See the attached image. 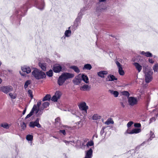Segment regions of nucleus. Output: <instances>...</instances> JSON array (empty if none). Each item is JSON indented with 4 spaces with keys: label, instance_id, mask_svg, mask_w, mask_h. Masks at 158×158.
Returning a JSON list of instances; mask_svg holds the SVG:
<instances>
[{
    "label": "nucleus",
    "instance_id": "38",
    "mask_svg": "<svg viewBox=\"0 0 158 158\" xmlns=\"http://www.w3.org/2000/svg\"><path fill=\"white\" fill-rule=\"evenodd\" d=\"M118 69V73L119 74L122 76L124 74V72L123 69L122 67H121Z\"/></svg>",
    "mask_w": 158,
    "mask_h": 158
},
{
    "label": "nucleus",
    "instance_id": "48",
    "mask_svg": "<svg viewBox=\"0 0 158 158\" xmlns=\"http://www.w3.org/2000/svg\"><path fill=\"white\" fill-rule=\"evenodd\" d=\"M94 145V142L93 141H89L87 143V147L92 146Z\"/></svg>",
    "mask_w": 158,
    "mask_h": 158
},
{
    "label": "nucleus",
    "instance_id": "26",
    "mask_svg": "<svg viewBox=\"0 0 158 158\" xmlns=\"http://www.w3.org/2000/svg\"><path fill=\"white\" fill-rule=\"evenodd\" d=\"M109 92L111 94L113 95L115 97H118L119 94L118 92L117 91L110 90H109Z\"/></svg>",
    "mask_w": 158,
    "mask_h": 158
},
{
    "label": "nucleus",
    "instance_id": "30",
    "mask_svg": "<svg viewBox=\"0 0 158 158\" xmlns=\"http://www.w3.org/2000/svg\"><path fill=\"white\" fill-rule=\"evenodd\" d=\"M70 141L72 143L77 144L80 142V141L79 140L78 138L77 137H76L72 140Z\"/></svg>",
    "mask_w": 158,
    "mask_h": 158
},
{
    "label": "nucleus",
    "instance_id": "4",
    "mask_svg": "<svg viewBox=\"0 0 158 158\" xmlns=\"http://www.w3.org/2000/svg\"><path fill=\"white\" fill-rule=\"evenodd\" d=\"M143 71L145 74V81L146 83H149L152 79L153 72L148 69V66H143Z\"/></svg>",
    "mask_w": 158,
    "mask_h": 158
},
{
    "label": "nucleus",
    "instance_id": "55",
    "mask_svg": "<svg viewBox=\"0 0 158 158\" xmlns=\"http://www.w3.org/2000/svg\"><path fill=\"white\" fill-rule=\"evenodd\" d=\"M115 63L117 66L118 68L122 67V65L120 64L119 62L118 61L116 60L115 61Z\"/></svg>",
    "mask_w": 158,
    "mask_h": 158
},
{
    "label": "nucleus",
    "instance_id": "2",
    "mask_svg": "<svg viewBox=\"0 0 158 158\" xmlns=\"http://www.w3.org/2000/svg\"><path fill=\"white\" fill-rule=\"evenodd\" d=\"M30 5V2L29 1H27L23 5V7H21L20 10L16 11V17L19 20L20 19L21 16H24L28 8L30 7L29 6Z\"/></svg>",
    "mask_w": 158,
    "mask_h": 158
},
{
    "label": "nucleus",
    "instance_id": "11",
    "mask_svg": "<svg viewBox=\"0 0 158 158\" xmlns=\"http://www.w3.org/2000/svg\"><path fill=\"white\" fill-rule=\"evenodd\" d=\"M141 131V129L139 128H135L130 130L129 129H128L126 133L130 134H137Z\"/></svg>",
    "mask_w": 158,
    "mask_h": 158
},
{
    "label": "nucleus",
    "instance_id": "47",
    "mask_svg": "<svg viewBox=\"0 0 158 158\" xmlns=\"http://www.w3.org/2000/svg\"><path fill=\"white\" fill-rule=\"evenodd\" d=\"M122 94L123 95L126 96L127 97L129 98V96L130 95V94L127 91H124L123 92Z\"/></svg>",
    "mask_w": 158,
    "mask_h": 158
},
{
    "label": "nucleus",
    "instance_id": "51",
    "mask_svg": "<svg viewBox=\"0 0 158 158\" xmlns=\"http://www.w3.org/2000/svg\"><path fill=\"white\" fill-rule=\"evenodd\" d=\"M58 99L55 95H54L51 98L52 101L54 102H57Z\"/></svg>",
    "mask_w": 158,
    "mask_h": 158
},
{
    "label": "nucleus",
    "instance_id": "60",
    "mask_svg": "<svg viewBox=\"0 0 158 158\" xmlns=\"http://www.w3.org/2000/svg\"><path fill=\"white\" fill-rule=\"evenodd\" d=\"M15 148L16 152L18 154L19 152V149H18L17 145L15 146Z\"/></svg>",
    "mask_w": 158,
    "mask_h": 158
},
{
    "label": "nucleus",
    "instance_id": "24",
    "mask_svg": "<svg viewBox=\"0 0 158 158\" xmlns=\"http://www.w3.org/2000/svg\"><path fill=\"white\" fill-rule=\"evenodd\" d=\"M81 79H82V81H83L86 83L87 84L89 82V78L86 75L84 74H82Z\"/></svg>",
    "mask_w": 158,
    "mask_h": 158
},
{
    "label": "nucleus",
    "instance_id": "42",
    "mask_svg": "<svg viewBox=\"0 0 158 158\" xmlns=\"http://www.w3.org/2000/svg\"><path fill=\"white\" fill-rule=\"evenodd\" d=\"M34 107H35V109L33 110V113L34 112V111H35L36 114H37V113H38L40 108L37 107L36 105H34L32 108H33Z\"/></svg>",
    "mask_w": 158,
    "mask_h": 158
},
{
    "label": "nucleus",
    "instance_id": "57",
    "mask_svg": "<svg viewBox=\"0 0 158 158\" xmlns=\"http://www.w3.org/2000/svg\"><path fill=\"white\" fill-rule=\"evenodd\" d=\"M62 141L64 142L67 145H69V143L70 142H71L70 141H67L65 140H63Z\"/></svg>",
    "mask_w": 158,
    "mask_h": 158
},
{
    "label": "nucleus",
    "instance_id": "12",
    "mask_svg": "<svg viewBox=\"0 0 158 158\" xmlns=\"http://www.w3.org/2000/svg\"><path fill=\"white\" fill-rule=\"evenodd\" d=\"M22 71L27 74H29L31 72V69L27 65H24L21 67Z\"/></svg>",
    "mask_w": 158,
    "mask_h": 158
},
{
    "label": "nucleus",
    "instance_id": "1",
    "mask_svg": "<svg viewBox=\"0 0 158 158\" xmlns=\"http://www.w3.org/2000/svg\"><path fill=\"white\" fill-rule=\"evenodd\" d=\"M106 0H98V2L96 4L95 14L98 19L102 18L101 13L104 10H107V7L103 3L106 1Z\"/></svg>",
    "mask_w": 158,
    "mask_h": 158
},
{
    "label": "nucleus",
    "instance_id": "36",
    "mask_svg": "<svg viewBox=\"0 0 158 158\" xmlns=\"http://www.w3.org/2000/svg\"><path fill=\"white\" fill-rule=\"evenodd\" d=\"M49 105V103L47 102H45L43 103L42 105V106L41 107V108L44 109L48 107Z\"/></svg>",
    "mask_w": 158,
    "mask_h": 158
},
{
    "label": "nucleus",
    "instance_id": "23",
    "mask_svg": "<svg viewBox=\"0 0 158 158\" xmlns=\"http://www.w3.org/2000/svg\"><path fill=\"white\" fill-rule=\"evenodd\" d=\"M136 69L138 70V73H139L142 69V66L138 63L135 62L133 64Z\"/></svg>",
    "mask_w": 158,
    "mask_h": 158
},
{
    "label": "nucleus",
    "instance_id": "29",
    "mask_svg": "<svg viewBox=\"0 0 158 158\" xmlns=\"http://www.w3.org/2000/svg\"><path fill=\"white\" fill-rule=\"evenodd\" d=\"M88 8L86 7H84L81 8L80 10V12L78 13V14L82 16L84 14L85 12L87 10Z\"/></svg>",
    "mask_w": 158,
    "mask_h": 158
},
{
    "label": "nucleus",
    "instance_id": "17",
    "mask_svg": "<svg viewBox=\"0 0 158 158\" xmlns=\"http://www.w3.org/2000/svg\"><path fill=\"white\" fill-rule=\"evenodd\" d=\"M71 31L70 30L65 31L64 35L61 38L62 40H65L66 37H69L71 35Z\"/></svg>",
    "mask_w": 158,
    "mask_h": 158
},
{
    "label": "nucleus",
    "instance_id": "7",
    "mask_svg": "<svg viewBox=\"0 0 158 158\" xmlns=\"http://www.w3.org/2000/svg\"><path fill=\"white\" fill-rule=\"evenodd\" d=\"M39 118H37L34 122H31L29 124V127L32 128L35 126L39 128L41 127V125L39 123Z\"/></svg>",
    "mask_w": 158,
    "mask_h": 158
},
{
    "label": "nucleus",
    "instance_id": "44",
    "mask_svg": "<svg viewBox=\"0 0 158 158\" xmlns=\"http://www.w3.org/2000/svg\"><path fill=\"white\" fill-rule=\"evenodd\" d=\"M11 98L15 99L16 98L17 95L16 94H13L12 93H10L9 94Z\"/></svg>",
    "mask_w": 158,
    "mask_h": 158
},
{
    "label": "nucleus",
    "instance_id": "53",
    "mask_svg": "<svg viewBox=\"0 0 158 158\" xmlns=\"http://www.w3.org/2000/svg\"><path fill=\"white\" fill-rule=\"evenodd\" d=\"M133 123L132 121L129 122L127 124V126L128 128L130 127Z\"/></svg>",
    "mask_w": 158,
    "mask_h": 158
},
{
    "label": "nucleus",
    "instance_id": "10",
    "mask_svg": "<svg viewBox=\"0 0 158 158\" xmlns=\"http://www.w3.org/2000/svg\"><path fill=\"white\" fill-rule=\"evenodd\" d=\"M78 106L80 109L85 111V113H87V110L88 109V107L86 106L85 102H83L81 103Z\"/></svg>",
    "mask_w": 158,
    "mask_h": 158
},
{
    "label": "nucleus",
    "instance_id": "46",
    "mask_svg": "<svg viewBox=\"0 0 158 158\" xmlns=\"http://www.w3.org/2000/svg\"><path fill=\"white\" fill-rule=\"evenodd\" d=\"M153 69L155 72H157L158 70V64H155L153 67Z\"/></svg>",
    "mask_w": 158,
    "mask_h": 158
},
{
    "label": "nucleus",
    "instance_id": "28",
    "mask_svg": "<svg viewBox=\"0 0 158 158\" xmlns=\"http://www.w3.org/2000/svg\"><path fill=\"white\" fill-rule=\"evenodd\" d=\"M92 68L91 65L89 64H85L82 68L83 70L87 69L90 70Z\"/></svg>",
    "mask_w": 158,
    "mask_h": 158
},
{
    "label": "nucleus",
    "instance_id": "33",
    "mask_svg": "<svg viewBox=\"0 0 158 158\" xmlns=\"http://www.w3.org/2000/svg\"><path fill=\"white\" fill-rule=\"evenodd\" d=\"M101 117L98 114H94L92 117V119L94 120L99 119Z\"/></svg>",
    "mask_w": 158,
    "mask_h": 158
},
{
    "label": "nucleus",
    "instance_id": "18",
    "mask_svg": "<svg viewBox=\"0 0 158 158\" xmlns=\"http://www.w3.org/2000/svg\"><path fill=\"white\" fill-rule=\"evenodd\" d=\"M39 66L44 71H46L47 69V63L43 62H39L38 63Z\"/></svg>",
    "mask_w": 158,
    "mask_h": 158
},
{
    "label": "nucleus",
    "instance_id": "45",
    "mask_svg": "<svg viewBox=\"0 0 158 158\" xmlns=\"http://www.w3.org/2000/svg\"><path fill=\"white\" fill-rule=\"evenodd\" d=\"M54 95L58 99L60 98L61 95V93L59 91H56Z\"/></svg>",
    "mask_w": 158,
    "mask_h": 158
},
{
    "label": "nucleus",
    "instance_id": "3",
    "mask_svg": "<svg viewBox=\"0 0 158 158\" xmlns=\"http://www.w3.org/2000/svg\"><path fill=\"white\" fill-rule=\"evenodd\" d=\"M74 77L73 74L69 73H64L59 77L58 80V84L60 86L63 85L65 81L68 79L72 78Z\"/></svg>",
    "mask_w": 158,
    "mask_h": 158
},
{
    "label": "nucleus",
    "instance_id": "34",
    "mask_svg": "<svg viewBox=\"0 0 158 158\" xmlns=\"http://www.w3.org/2000/svg\"><path fill=\"white\" fill-rule=\"evenodd\" d=\"M0 126L6 129H8L10 126V125L6 123H2L0 125Z\"/></svg>",
    "mask_w": 158,
    "mask_h": 158
},
{
    "label": "nucleus",
    "instance_id": "62",
    "mask_svg": "<svg viewBox=\"0 0 158 158\" xmlns=\"http://www.w3.org/2000/svg\"><path fill=\"white\" fill-rule=\"evenodd\" d=\"M60 121V119L59 118H57L55 119L56 123H59Z\"/></svg>",
    "mask_w": 158,
    "mask_h": 158
},
{
    "label": "nucleus",
    "instance_id": "5",
    "mask_svg": "<svg viewBox=\"0 0 158 158\" xmlns=\"http://www.w3.org/2000/svg\"><path fill=\"white\" fill-rule=\"evenodd\" d=\"M32 75L37 80L43 79L46 77L45 73L37 68H35L31 72Z\"/></svg>",
    "mask_w": 158,
    "mask_h": 158
},
{
    "label": "nucleus",
    "instance_id": "8",
    "mask_svg": "<svg viewBox=\"0 0 158 158\" xmlns=\"http://www.w3.org/2000/svg\"><path fill=\"white\" fill-rule=\"evenodd\" d=\"M0 90L5 94H7L12 90V88L10 86H3L0 88Z\"/></svg>",
    "mask_w": 158,
    "mask_h": 158
},
{
    "label": "nucleus",
    "instance_id": "52",
    "mask_svg": "<svg viewBox=\"0 0 158 158\" xmlns=\"http://www.w3.org/2000/svg\"><path fill=\"white\" fill-rule=\"evenodd\" d=\"M106 127H102L100 131V135H102L104 132V130L106 128Z\"/></svg>",
    "mask_w": 158,
    "mask_h": 158
},
{
    "label": "nucleus",
    "instance_id": "9",
    "mask_svg": "<svg viewBox=\"0 0 158 158\" xmlns=\"http://www.w3.org/2000/svg\"><path fill=\"white\" fill-rule=\"evenodd\" d=\"M128 102L129 105L131 106H133L137 104L138 101L136 98L134 97H129L128 99Z\"/></svg>",
    "mask_w": 158,
    "mask_h": 158
},
{
    "label": "nucleus",
    "instance_id": "39",
    "mask_svg": "<svg viewBox=\"0 0 158 158\" xmlns=\"http://www.w3.org/2000/svg\"><path fill=\"white\" fill-rule=\"evenodd\" d=\"M44 110V109H43L41 107L40 108L39 113L38 114H37L36 116L38 117L41 116L43 113V111Z\"/></svg>",
    "mask_w": 158,
    "mask_h": 158
},
{
    "label": "nucleus",
    "instance_id": "61",
    "mask_svg": "<svg viewBox=\"0 0 158 158\" xmlns=\"http://www.w3.org/2000/svg\"><path fill=\"white\" fill-rule=\"evenodd\" d=\"M149 62L152 64H153L154 63V61L152 59L149 58L148 60Z\"/></svg>",
    "mask_w": 158,
    "mask_h": 158
},
{
    "label": "nucleus",
    "instance_id": "32",
    "mask_svg": "<svg viewBox=\"0 0 158 158\" xmlns=\"http://www.w3.org/2000/svg\"><path fill=\"white\" fill-rule=\"evenodd\" d=\"M35 109V107H34L33 108H32L31 110V111L30 113L28 114L27 116L25 117V119H26L30 117H31L33 114V110Z\"/></svg>",
    "mask_w": 158,
    "mask_h": 158
},
{
    "label": "nucleus",
    "instance_id": "63",
    "mask_svg": "<svg viewBox=\"0 0 158 158\" xmlns=\"http://www.w3.org/2000/svg\"><path fill=\"white\" fill-rule=\"evenodd\" d=\"M19 73H20V74L22 76H24V77H26V74L23 73H22L21 71L19 72Z\"/></svg>",
    "mask_w": 158,
    "mask_h": 158
},
{
    "label": "nucleus",
    "instance_id": "16",
    "mask_svg": "<svg viewBox=\"0 0 158 158\" xmlns=\"http://www.w3.org/2000/svg\"><path fill=\"white\" fill-rule=\"evenodd\" d=\"M82 81V79L78 76L75 77L73 80V82L75 85H79Z\"/></svg>",
    "mask_w": 158,
    "mask_h": 158
},
{
    "label": "nucleus",
    "instance_id": "54",
    "mask_svg": "<svg viewBox=\"0 0 158 158\" xmlns=\"http://www.w3.org/2000/svg\"><path fill=\"white\" fill-rule=\"evenodd\" d=\"M134 126L135 127H139L141 126V125L140 123H136L134 124Z\"/></svg>",
    "mask_w": 158,
    "mask_h": 158
},
{
    "label": "nucleus",
    "instance_id": "58",
    "mask_svg": "<svg viewBox=\"0 0 158 158\" xmlns=\"http://www.w3.org/2000/svg\"><path fill=\"white\" fill-rule=\"evenodd\" d=\"M156 120V118L155 117H153L150 118V123L152 122H153L155 121Z\"/></svg>",
    "mask_w": 158,
    "mask_h": 158
},
{
    "label": "nucleus",
    "instance_id": "37",
    "mask_svg": "<svg viewBox=\"0 0 158 158\" xmlns=\"http://www.w3.org/2000/svg\"><path fill=\"white\" fill-rule=\"evenodd\" d=\"M31 82L30 80H27L25 82L24 85V87L25 89L27 88L28 85L31 83Z\"/></svg>",
    "mask_w": 158,
    "mask_h": 158
},
{
    "label": "nucleus",
    "instance_id": "22",
    "mask_svg": "<svg viewBox=\"0 0 158 158\" xmlns=\"http://www.w3.org/2000/svg\"><path fill=\"white\" fill-rule=\"evenodd\" d=\"M90 89V87L88 85H84L80 87V89L83 91H88Z\"/></svg>",
    "mask_w": 158,
    "mask_h": 158
},
{
    "label": "nucleus",
    "instance_id": "59",
    "mask_svg": "<svg viewBox=\"0 0 158 158\" xmlns=\"http://www.w3.org/2000/svg\"><path fill=\"white\" fill-rule=\"evenodd\" d=\"M41 101H39V102H37V104L36 105L37 107L40 108V105L41 104Z\"/></svg>",
    "mask_w": 158,
    "mask_h": 158
},
{
    "label": "nucleus",
    "instance_id": "20",
    "mask_svg": "<svg viewBox=\"0 0 158 158\" xmlns=\"http://www.w3.org/2000/svg\"><path fill=\"white\" fill-rule=\"evenodd\" d=\"M117 78L115 77L112 75H108L107 77L106 78V81H112L114 80H117Z\"/></svg>",
    "mask_w": 158,
    "mask_h": 158
},
{
    "label": "nucleus",
    "instance_id": "27",
    "mask_svg": "<svg viewBox=\"0 0 158 158\" xmlns=\"http://www.w3.org/2000/svg\"><path fill=\"white\" fill-rule=\"evenodd\" d=\"M70 68L73 69L75 72L79 73L80 72V70L78 67L75 65L71 66L70 67Z\"/></svg>",
    "mask_w": 158,
    "mask_h": 158
},
{
    "label": "nucleus",
    "instance_id": "41",
    "mask_svg": "<svg viewBox=\"0 0 158 158\" xmlns=\"http://www.w3.org/2000/svg\"><path fill=\"white\" fill-rule=\"evenodd\" d=\"M47 75L49 77H51L53 76V72L51 69L46 72Z\"/></svg>",
    "mask_w": 158,
    "mask_h": 158
},
{
    "label": "nucleus",
    "instance_id": "31",
    "mask_svg": "<svg viewBox=\"0 0 158 158\" xmlns=\"http://www.w3.org/2000/svg\"><path fill=\"white\" fill-rule=\"evenodd\" d=\"M51 96L49 94H47L43 98L42 100L43 101H44L47 100H50Z\"/></svg>",
    "mask_w": 158,
    "mask_h": 158
},
{
    "label": "nucleus",
    "instance_id": "14",
    "mask_svg": "<svg viewBox=\"0 0 158 158\" xmlns=\"http://www.w3.org/2000/svg\"><path fill=\"white\" fill-rule=\"evenodd\" d=\"M82 18V16L78 14L77 18L76 19L74 22V25L76 27H78L79 25V23L80 22Z\"/></svg>",
    "mask_w": 158,
    "mask_h": 158
},
{
    "label": "nucleus",
    "instance_id": "64",
    "mask_svg": "<svg viewBox=\"0 0 158 158\" xmlns=\"http://www.w3.org/2000/svg\"><path fill=\"white\" fill-rule=\"evenodd\" d=\"M19 157L18 156H16L15 155L12 156L11 158H19Z\"/></svg>",
    "mask_w": 158,
    "mask_h": 158
},
{
    "label": "nucleus",
    "instance_id": "50",
    "mask_svg": "<svg viewBox=\"0 0 158 158\" xmlns=\"http://www.w3.org/2000/svg\"><path fill=\"white\" fill-rule=\"evenodd\" d=\"M28 94H29V96L32 98L33 97V96L32 95V92L31 90V89H29L28 91Z\"/></svg>",
    "mask_w": 158,
    "mask_h": 158
},
{
    "label": "nucleus",
    "instance_id": "13",
    "mask_svg": "<svg viewBox=\"0 0 158 158\" xmlns=\"http://www.w3.org/2000/svg\"><path fill=\"white\" fill-rule=\"evenodd\" d=\"M62 68L61 66L59 64H56L53 67L52 69L53 71L56 73H58L61 71Z\"/></svg>",
    "mask_w": 158,
    "mask_h": 158
},
{
    "label": "nucleus",
    "instance_id": "21",
    "mask_svg": "<svg viewBox=\"0 0 158 158\" xmlns=\"http://www.w3.org/2000/svg\"><path fill=\"white\" fill-rule=\"evenodd\" d=\"M108 74V72L106 71L103 70L100 71L98 73V75L100 77L102 78L104 77V75Z\"/></svg>",
    "mask_w": 158,
    "mask_h": 158
},
{
    "label": "nucleus",
    "instance_id": "49",
    "mask_svg": "<svg viewBox=\"0 0 158 158\" xmlns=\"http://www.w3.org/2000/svg\"><path fill=\"white\" fill-rule=\"evenodd\" d=\"M21 126L22 129L23 130H24L26 127L25 123L24 122H23L21 124Z\"/></svg>",
    "mask_w": 158,
    "mask_h": 158
},
{
    "label": "nucleus",
    "instance_id": "35",
    "mask_svg": "<svg viewBox=\"0 0 158 158\" xmlns=\"http://www.w3.org/2000/svg\"><path fill=\"white\" fill-rule=\"evenodd\" d=\"M150 135V138H149L148 139V141H151L152 140V139L155 137V135L154 134V133L152 131H150V134L149 135Z\"/></svg>",
    "mask_w": 158,
    "mask_h": 158
},
{
    "label": "nucleus",
    "instance_id": "25",
    "mask_svg": "<svg viewBox=\"0 0 158 158\" xmlns=\"http://www.w3.org/2000/svg\"><path fill=\"white\" fill-rule=\"evenodd\" d=\"M140 53L141 54L144 55L147 57H151L153 56L152 53L148 51L146 52L144 51H142Z\"/></svg>",
    "mask_w": 158,
    "mask_h": 158
},
{
    "label": "nucleus",
    "instance_id": "15",
    "mask_svg": "<svg viewBox=\"0 0 158 158\" xmlns=\"http://www.w3.org/2000/svg\"><path fill=\"white\" fill-rule=\"evenodd\" d=\"M93 151L91 148H90L86 153L84 158H91L92 156Z\"/></svg>",
    "mask_w": 158,
    "mask_h": 158
},
{
    "label": "nucleus",
    "instance_id": "19",
    "mask_svg": "<svg viewBox=\"0 0 158 158\" xmlns=\"http://www.w3.org/2000/svg\"><path fill=\"white\" fill-rule=\"evenodd\" d=\"M64 127H65L64 129L60 130L58 131L60 135L63 136H65L66 135V131L67 130V128H68V127L67 126H65Z\"/></svg>",
    "mask_w": 158,
    "mask_h": 158
},
{
    "label": "nucleus",
    "instance_id": "40",
    "mask_svg": "<svg viewBox=\"0 0 158 158\" xmlns=\"http://www.w3.org/2000/svg\"><path fill=\"white\" fill-rule=\"evenodd\" d=\"M33 136L30 135H27L26 139L28 141H31L32 140Z\"/></svg>",
    "mask_w": 158,
    "mask_h": 158
},
{
    "label": "nucleus",
    "instance_id": "43",
    "mask_svg": "<svg viewBox=\"0 0 158 158\" xmlns=\"http://www.w3.org/2000/svg\"><path fill=\"white\" fill-rule=\"evenodd\" d=\"M114 123V121L111 120V119H108L106 122L105 124L106 125H109L110 124H113Z\"/></svg>",
    "mask_w": 158,
    "mask_h": 158
},
{
    "label": "nucleus",
    "instance_id": "56",
    "mask_svg": "<svg viewBox=\"0 0 158 158\" xmlns=\"http://www.w3.org/2000/svg\"><path fill=\"white\" fill-rule=\"evenodd\" d=\"M69 111L71 112V113L73 114H75L76 112V110H73L72 109L69 110Z\"/></svg>",
    "mask_w": 158,
    "mask_h": 158
},
{
    "label": "nucleus",
    "instance_id": "6",
    "mask_svg": "<svg viewBox=\"0 0 158 158\" xmlns=\"http://www.w3.org/2000/svg\"><path fill=\"white\" fill-rule=\"evenodd\" d=\"M34 6L40 10H43L45 7V3L44 1L42 2L39 1L37 0H34Z\"/></svg>",
    "mask_w": 158,
    "mask_h": 158
}]
</instances>
